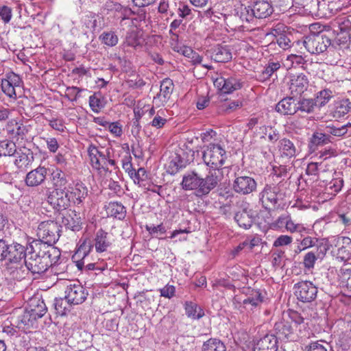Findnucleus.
Segmentation results:
<instances>
[{"label": "nucleus", "instance_id": "f257e3e1", "mask_svg": "<svg viewBox=\"0 0 351 351\" xmlns=\"http://www.w3.org/2000/svg\"><path fill=\"white\" fill-rule=\"evenodd\" d=\"M60 255V251L57 247L39 241H33L27 245L24 263L26 269L33 274H42L58 263Z\"/></svg>", "mask_w": 351, "mask_h": 351}, {"label": "nucleus", "instance_id": "f03ea898", "mask_svg": "<svg viewBox=\"0 0 351 351\" xmlns=\"http://www.w3.org/2000/svg\"><path fill=\"white\" fill-rule=\"evenodd\" d=\"M221 181L217 172L209 171L205 178L202 177L197 172L193 171L184 175L181 182L182 189L185 191H195L199 197L206 196L215 189Z\"/></svg>", "mask_w": 351, "mask_h": 351}, {"label": "nucleus", "instance_id": "7ed1b4c3", "mask_svg": "<svg viewBox=\"0 0 351 351\" xmlns=\"http://www.w3.org/2000/svg\"><path fill=\"white\" fill-rule=\"evenodd\" d=\"M88 154L92 167L99 172L110 171L108 166L117 169L116 161L112 159V148L108 147L106 152L101 151L97 146L91 143L87 149Z\"/></svg>", "mask_w": 351, "mask_h": 351}, {"label": "nucleus", "instance_id": "20e7f679", "mask_svg": "<svg viewBox=\"0 0 351 351\" xmlns=\"http://www.w3.org/2000/svg\"><path fill=\"white\" fill-rule=\"evenodd\" d=\"M204 147L202 159L204 164L213 169L209 171H219L227 158L226 151L218 143H209Z\"/></svg>", "mask_w": 351, "mask_h": 351}, {"label": "nucleus", "instance_id": "39448f33", "mask_svg": "<svg viewBox=\"0 0 351 351\" xmlns=\"http://www.w3.org/2000/svg\"><path fill=\"white\" fill-rule=\"evenodd\" d=\"M61 226L55 221H44L39 223L37 229L38 239L45 245L53 246L60 236Z\"/></svg>", "mask_w": 351, "mask_h": 351}, {"label": "nucleus", "instance_id": "423d86ee", "mask_svg": "<svg viewBox=\"0 0 351 351\" xmlns=\"http://www.w3.org/2000/svg\"><path fill=\"white\" fill-rule=\"evenodd\" d=\"M303 45L311 54H320L331 45L330 39L322 33H311L304 37Z\"/></svg>", "mask_w": 351, "mask_h": 351}, {"label": "nucleus", "instance_id": "0eeeda50", "mask_svg": "<svg viewBox=\"0 0 351 351\" xmlns=\"http://www.w3.org/2000/svg\"><path fill=\"white\" fill-rule=\"evenodd\" d=\"M64 298L70 305H78L83 303L88 295V291L77 281L66 282Z\"/></svg>", "mask_w": 351, "mask_h": 351}, {"label": "nucleus", "instance_id": "6e6552de", "mask_svg": "<svg viewBox=\"0 0 351 351\" xmlns=\"http://www.w3.org/2000/svg\"><path fill=\"white\" fill-rule=\"evenodd\" d=\"M47 201L55 210H64L71 202L69 190H52L47 194Z\"/></svg>", "mask_w": 351, "mask_h": 351}, {"label": "nucleus", "instance_id": "1a4fd4ad", "mask_svg": "<svg viewBox=\"0 0 351 351\" xmlns=\"http://www.w3.org/2000/svg\"><path fill=\"white\" fill-rule=\"evenodd\" d=\"M280 189L277 185L267 184L260 193V201L266 210H274L277 208Z\"/></svg>", "mask_w": 351, "mask_h": 351}, {"label": "nucleus", "instance_id": "9d476101", "mask_svg": "<svg viewBox=\"0 0 351 351\" xmlns=\"http://www.w3.org/2000/svg\"><path fill=\"white\" fill-rule=\"evenodd\" d=\"M295 295L302 302L313 301L317 294V287L311 281H301L294 285Z\"/></svg>", "mask_w": 351, "mask_h": 351}, {"label": "nucleus", "instance_id": "9b49d317", "mask_svg": "<svg viewBox=\"0 0 351 351\" xmlns=\"http://www.w3.org/2000/svg\"><path fill=\"white\" fill-rule=\"evenodd\" d=\"M257 184L255 180L247 176H236L233 181L232 190L240 195H246L255 191Z\"/></svg>", "mask_w": 351, "mask_h": 351}, {"label": "nucleus", "instance_id": "f8f14e48", "mask_svg": "<svg viewBox=\"0 0 351 351\" xmlns=\"http://www.w3.org/2000/svg\"><path fill=\"white\" fill-rule=\"evenodd\" d=\"M93 248V244L90 241H84L77 248V251L72 256L73 261L76 263L77 267L82 270L85 264V258L90 252ZM87 270H93L95 269L94 263H88L85 266Z\"/></svg>", "mask_w": 351, "mask_h": 351}, {"label": "nucleus", "instance_id": "ddd939ff", "mask_svg": "<svg viewBox=\"0 0 351 351\" xmlns=\"http://www.w3.org/2000/svg\"><path fill=\"white\" fill-rule=\"evenodd\" d=\"M215 85L219 87L224 93H232L243 87V82L234 76L228 77H219L215 82Z\"/></svg>", "mask_w": 351, "mask_h": 351}, {"label": "nucleus", "instance_id": "4468645a", "mask_svg": "<svg viewBox=\"0 0 351 351\" xmlns=\"http://www.w3.org/2000/svg\"><path fill=\"white\" fill-rule=\"evenodd\" d=\"M27 254V246L25 247L20 243L13 242L8 245L6 254V260L11 264H19L25 260Z\"/></svg>", "mask_w": 351, "mask_h": 351}, {"label": "nucleus", "instance_id": "2eb2a0df", "mask_svg": "<svg viewBox=\"0 0 351 351\" xmlns=\"http://www.w3.org/2000/svg\"><path fill=\"white\" fill-rule=\"evenodd\" d=\"M308 80L304 73L292 75L290 79L289 90L293 97L301 95L307 90Z\"/></svg>", "mask_w": 351, "mask_h": 351}, {"label": "nucleus", "instance_id": "dca6fc26", "mask_svg": "<svg viewBox=\"0 0 351 351\" xmlns=\"http://www.w3.org/2000/svg\"><path fill=\"white\" fill-rule=\"evenodd\" d=\"M13 156L15 157L14 164L19 169H24L28 167L34 161L33 152L25 147L17 149Z\"/></svg>", "mask_w": 351, "mask_h": 351}, {"label": "nucleus", "instance_id": "f3484780", "mask_svg": "<svg viewBox=\"0 0 351 351\" xmlns=\"http://www.w3.org/2000/svg\"><path fill=\"white\" fill-rule=\"evenodd\" d=\"M274 330L276 334L277 339L281 340L290 339L293 340L294 329L291 324V322L283 317L281 319L278 321L274 325Z\"/></svg>", "mask_w": 351, "mask_h": 351}, {"label": "nucleus", "instance_id": "a211bd4d", "mask_svg": "<svg viewBox=\"0 0 351 351\" xmlns=\"http://www.w3.org/2000/svg\"><path fill=\"white\" fill-rule=\"evenodd\" d=\"M47 175V169L39 166L27 173L25 179V184L28 186H38L45 182Z\"/></svg>", "mask_w": 351, "mask_h": 351}, {"label": "nucleus", "instance_id": "6ab92c4d", "mask_svg": "<svg viewBox=\"0 0 351 351\" xmlns=\"http://www.w3.org/2000/svg\"><path fill=\"white\" fill-rule=\"evenodd\" d=\"M278 340L276 335L267 334L255 343L253 351H277Z\"/></svg>", "mask_w": 351, "mask_h": 351}, {"label": "nucleus", "instance_id": "aec40b11", "mask_svg": "<svg viewBox=\"0 0 351 351\" xmlns=\"http://www.w3.org/2000/svg\"><path fill=\"white\" fill-rule=\"evenodd\" d=\"M62 224L68 229L78 231L81 228L82 219L80 213L75 210H68L62 217Z\"/></svg>", "mask_w": 351, "mask_h": 351}, {"label": "nucleus", "instance_id": "412c9836", "mask_svg": "<svg viewBox=\"0 0 351 351\" xmlns=\"http://www.w3.org/2000/svg\"><path fill=\"white\" fill-rule=\"evenodd\" d=\"M294 97H285L276 106V110L284 115H293L297 112V99Z\"/></svg>", "mask_w": 351, "mask_h": 351}, {"label": "nucleus", "instance_id": "4be33fe9", "mask_svg": "<svg viewBox=\"0 0 351 351\" xmlns=\"http://www.w3.org/2000/svg\"><path fill=\"white\" fill-rule=\"evenodd\" d=\"M173 80L169 78L164 79L160 83V93L154 98V101L159 100L164 105L170 99L173 90Z\"/></svg>", "mask_w": 351, "mask_h": 351}, {"label": "nucleus", "instance_id": "5701e85b", "mask_svg": "<svg viewBox=\"0 0 351 351\" xmlns=\"http://www.w3.org/2000/svg\"><path fill=\"white\" fill-rule=\"evenodd\" d=\"M71 202L75 204H82L88 195V188L82 182H77L73 187H69Z\"/></svg>", "mask_w": 351, "mask_h": 351}, {"label": "nucleus", "instance_id": "b1692460", "mask_svg": "<svg viewBox=\"0 0 351 351\" xmlns=\"http://www.w3.org/2000/svg\"><path fill=\"white\" fill-rule=\"evenodd\" d=\"M94 245L97 252H104L107 251L111 245L112 242L108 232L102 229H99L95 234Z\"/></svg>", "mask_w": 351, "mask_h": 351}, {"label": "nucleus", "instance_id": "393cba45", "mask_svg": "<svg viewBox=\"0 0 351 351\" xmlns=\"http://www.w3.org/2000/svg\"><path fill=\"white\" fill-rule=\"evenodd\" d=\"M278 151L282 158H291L298 154V149L294 143L289 138H284L279 141Z\"/></svg>", "mask_w": 351, "mask_h": 351}, {"label": "nucleus", "instance_id": "a878e982", "mask_svg": "<svg viewBox=\"0 0 351 351\" xmlns=\"http://www.w3.org/2000/svg\"><path fill=\"white\" fill-rule=\"evenodd\" d=\"M210 57L217 62H227L232 59V53L228 46L218 45L211 49Z\"/></svg>", "mask_w": 351, "mask_h": 351}, {"label": "nucleus", "instance_id": "bb28decb", "mask_svg": "<svg viewBox=\"0 0 351 351\" xmlns=\"http://www.w3.org/2000/svg\"><path fill=\"white\" fill-rule=\"evenodd\" d=\"M251 11L256 14V19H263L272 13L273 8L268 1L262 0L254 2Z\"/></svg>", "mask_w": 351, "mask_h": 351}, {"label": "nucleus", "instance_id": "cd10ccee", "mask_svg": "<svg viewBox=\"0 0 351 351\" xmlns=\"http://www.w3.org/2000/svg\"><path fill=\"white\" fill-rule=\"evenodd\" d=\"M333 137L326 134V132L324 133L319 131L315 132L310 138L308 147L310 149L314 151L319 146H323L331 143Z\"/></svg>", "mask_w": 351, "mask_h": 351}, {"label": "nucleus", "instance_id": "c85d7f7f", "mask_svg": "<svg viewBox=\"0 0 351 351\" xmlns=\"http://www.w3.org/2000/svg\"><path fill=\"white\" fill-rule=\"evenodd\" d=\"M337 256L342 261L351 258V239L348 237H341L338 240Z\"/></svg>", "mask_w": 351, "mask_h": 351}, {"label": "nucleus", "instance_id": "c756f323", "mask_svg": "<svg viewBox=\"0 0 351 351\" xmlns=\"http://www.w3.org/2000/svg\"><path fill=\"white\" fill-rule=\"evenodd\" d=\"M294 1L311 14L322 11V8L324 9L325 5V1L322 2L319 0H294Z\"/></svg>", "mask_w": 351, "mask_h": 351}, {"label": "nucleus", "instance_id": "7c9ffc66", "mask_svg": "<svg viewBox=\"0 0 351 351\" xmlns=\"http://www.w3.org/2000/svg\"><path fill=\"white\" fill-rule=\"evenodd\" d=\"M53 190H69L67 187L69 180L67 175L61 169H56L52 173Z\"/></svg>", "mask_w": 351, "mask_h": 351}, {"label": "nucleus", "instance_id": "2f4dec72", "mask_svg": "<svg viewBox=\"0 0 351 351\" xmlns=\"http://www.w3.org/2000/svg\"><path fill=\"white\" fill-rule=\"evenodd\" d=\"M27 309L36 319L42 317L47 311L44 301L38 298L32 299L29 301V308Z\"/></svg>", "mask_w": 351, "mask_h": 351}, {"label": "nucleus", "instance_id": "473e14b6", "mask_svg": "<svg viewBox=\"0 0 351 351\" xmlns=\"http://www.w3.org/2000/svg\"><path fill=\"white\" fill-rule=\"evenodd\" d=\"M324 253L319 250L318 248L313 249L311 251L308 252L303 258V265L304 267L308 270L313 269L315 266V262L322 258Z\"/></svg>", "mask_w": 351, "mask_h": 351}, {"label": "nucleus", "instance_id": "72a5a7b5", "mask_svg": "<svg viewBox=\"0 0 351 351\" xmlns=\"http://www.w3.org/2000/svg\"><path fill=\"white\" fill-rule=\"evenodd\" d=\"M107 213L112 217L123 219L126 215V209L123 205L117 202H110L106 206Z\"/></svg>", "mask_w": 351, "mask_h": 351}, {"label": "nucleus", "instance_id": "f704fd0d", "mask_svg": "<svg viewBox=\"0 0 351 351\" xmlns=\"http://www.w3.org/2000/svg\"><path fill=\"white\" fill-rule=\"evenodd\" d=\"M278 222L281 224L285 223L286 230L291 233H302L306 230V228L302 224L294 223L289 215L280 216Z\"/></svg>", "mask_w": 351, "mask_h": 351}, {"label": "nucleus", "instance_id": "c9c22d12", "mask_svg": "<svg viewBox=\"0 0 351 351\" xmlns=\"http://www.w3.org/2000/svg\"><path fill=\"white\" fill-rule=\"evenodd\" d=\"M348 128H351V123L340 125L339 123H332L326 127L325 131L330 136H343L348 132Z\"/></svg>", "mask_w": 351, "mask_h": 351}, {"label": "nucleus", "instance_id": "e433bc0d", "mask_svg": "<svg viewBox=\"0 0 351 351\" xmlns=\"http://www.w3.org/2000/svg\"><path fill=\"white\" fill-rule=\"evenodd\" d=\"M36 320L35 317L27 308L21 315L18 317L17 326L19 328L29 329L34 327Z\"/></svg>", "mask_w": 351, "mask_h": 351}, {"label": "nucleus", "instance_id": "4c0bfd02", "mask_svg": "<svg viewBox=\"0 0 351 351\" xmlns=\"http://www.w3.org/2000/svg\"><path fill=\"white\" fill-rule=\"evenodd\" d=\"M202 351H226V347L219 339L210 338L203 343Z\"/></svg>", "mask_w": 351, "mask_h": 351}, {"label": "nucleus", "instance_id": "58836bf2", "mask_svg": "<svg viewBox=\"0 0 351 351\" xmlns=\"http://www.w3.org/2000/svg\"><path fill=\"white\" fill-rule=\"evenodd\" d=\"M351 110V102L348 99L338 101L335 104L333 117L341 118L348 114Z\"/></svg>", "mask_w": 351, "mask_h": 351}, {"label": "nucleus", "instance_id": "ea45409f", "mask_svg": "<svg viewBox=\"0 0 351 351\" xmlns=\"http://www.w3.org/2000/svg\"><path fill=\"white\" fill-rule=\"evenodd\" d=\"M184 308L186 315L193 319H199L204 315V311L193 302H186Z\"/></svg>", "mask_w": 351, "mask_h": 351}, {"label": "nucleus", "instance_id": "a19ab883", "mask_svg": "<svg viewBox=\"0 0 351 351\" xmlns=\"http://www.w3.org/2000/svg\"><path fill=\"white\" fill-rule=\"evenodd\" d=\"M16 150V144L12 141L5 139L0 141V157L13 156Z\"/></svg>", "mask_w": 351, "mask_h": 351}, {"label": "nucleus", "instance_id": "79ce46f5", "mask_svg": "<svg viewBox=\"0 0 351 351\" xmlns=\"http://www.w3.org/2000/svg\"><path fill=\"white\" fill-rule=\"evenodd\" d=\"M315 107H317L316 101L313 99H301L297 100V112L311 113L314 111Z\"/></svg>", "mask_w": 351, "mask_h": 351}, {"label": "nucleus", "instance_id": "37998d69", "mask_svg": "<svg viewBox=\"0 0 351 351\" xmlns=\"http://www.w3.org/2000/svg\"><path fill=\"white\" fill-rule=\"evenodd\" d=\"M99 39L102 44L110 47L117 45L119 41L118 36L112 31L103 32L99 36Z\"/></svg>", "mask_w": 351, "mask_h": 351}, {"label": "nucleus", "instance_id": "c03bdc74", "mask_svg": "<svg viewBox=\"0 0 351 351\" xmlns=\"http://www.w3.org/2000/svg\"><path fill=\"white\" fill-rule=\"evenodd\" d=\"M234 219L240 227L245 229L250 228L253 223L252 217L246 210L237 213L234 216Z\"/></svg>", "mask_w": 351, "mask_h": 351}, {"label": "nucleus", "instance_id": "a18cd8bd", "mask_svg": "<svg viewBox=\"0 0 351 351\" xmlns=\"http://www.w3.org/2000/svg\"><path fill=\"white\" fill-rule=\"evenodd\" d=\"M318 243V239L316 237H312L310 236L305 237L301 240L295 252H301L306 249L313 247H315V249H319V247H320V245H319Z\"/></svg>", "mask_w": 351, "mask_h": 351}, {"label": "nucleus", "instance_id": "49530a36", "mask_svg": "<svg viewBox=\"0 0 351 351\" xmlns=\"http://www.w3.org/2000/svg\"><path fill=\"white\" fill-rule=\"evenodd\" d=\"M271 34L276 37V42L280 48L285 50L291 47V41L287 35L278 32V29H273Z\"/></svg>", "mask_w": 351, "mask_h": 351}, {"label": "nucleus", "instance_id": "de8ad7c7", "mask_svg": "<svg viewBox=\"0 0 351 351\" xmlns=\"http://www.w3.org/2000/svg\"><path fill=\"white\" fill-rule=\"evenodd\" d=\"M332 97V92L329 89H324L319 91L315 99L317 107L326 105Z\"/></svg>", "mask_w": 351, "mask_h": 351}, {"label": "nucleus", "instance_id": "09e8293b", "mask_svg": "<svg viewBox=\"0 0 351 351\" xmlns=\"http://www.w3.org/2000/svg\"><path fill=\"white\" fill-rule=\"evenodd\" d=\"M280 68V64L278 62H269L262 71L261 79L263 80L269 79Z\"/></svg>", "mask_w": 351, "mask_h": 351}, {"label": "nucleus", "instance_id": "8fccbe9b", "mask_svg": "<svg viewBox=\"0 0 351 351\" xmlns=\"http://www.w3.org/2000/svg\"><path fill=\"white\" fill-rule=\"evenodd\" d=\"M330 348L329 343L320 340L311 342L305 348V351H328Z\"/></svg>", "mask_w": 351, "mask_h": 351}, {"label": "nucleus", "instance_id": "3c124183", "mask_svg": "<svg viewBox=\"0 0 351 351\" xmlns=\"http://www.w3.org/2000/svg\"><path fill=\"white\" fill-rule=\"evenodd\" d=\"M335 177L328 184V189L337 193L339 192L343 186V180L340 173H335Z\"/></svg>", "mask_w": 351, "mask_h": 351}, {"label": "nucleus", "instance_id": "603ef678", "mask_svg": "<svg viewBox=\"0 0 351 351\" xmlns=\"http://www.w3.org/2000/svg\"><path fill=\"white\" fill-rule=\"evenodd\" d=\"M8 270L13 279L21 280L24 278L25 269L20 263L16 264L15 267H8Z\"/></svg>", "mask_w": 351, "mask_h": 351}, {"label": "nucleus", "instance_id": "864d4df0", "mask_svg": "<svg viewBox=\"0 0 351 351\" xmlns=\"http://www.w3.org/2000/svg\"><path fill=\"white\" fill-rule=\"evenodd\" d=\"M70 305L67 301H64L63 298H56L54 300V307L56 313L60 315H64L66 314L68 310L67 306Z\"/></svg>", "mask_w": 351, "mask_h": 351}, {"label": "nucleus", "instance_id": "5fc2aeb1", "mask_svg": "<svg viewBox=\"0 0 351 351\" xmlns=\"http://www.w3.org/2000/svg\"><path fill=\"white\" fill-rule=\"evenodd\" d=\"M1 89L2 91L10 98H16V88L14 87L9 81H6L5 79L1 81Z\"/></svg>", "mask_w": 351, "mask_h": 351}, {"label": "nucleus", "instance_id": "6e6d98bb", "mask_svg": "<svg viewBox=\"0 0 351 351\" xmlns=\"http://www.w3.org/2000/svg\"><path fill=\"white\" fill-rule=\"evenodd\" d=\"M125 44L128 46L134 48L136 47L137 46H139L141 45V41L138 36V34L134 31L128 33L125 38Z\"/></svg>", "mask_w": 351, "mask_h": 351}, {"label": "nucleus", "instance_id": "4d7b16f0", "mask_svg": "<svg viewBox=\"0 0 351 351\" xmlns=\"http://www.w3.org/2000/svg\"><path fill=\"white\" fill-rule=\"evenodd\" d=\"M89 105L93 111L98 112L104 107L99 95L95 93L89 97Z\"/></svg>", "mask_w": 351, "mask_h": 351}, {"label": "nucleus", "instance_id": "13d9d810", "mask_svg": "<svg viewBox=\"0 0 351 351\" xmlns=\"http://www.w3.org/2000/svg\"><path fill=\"white\" fill-rule=\"evenodd\" d=\"M243 293L250 297V298L253 299L254 302H256V304L259 306L263 301V296L262 295L261 292L259 290L252 289L250 288H247L245 289Z\"/></svg>", "mask_w": 351, "mask_h": 351}, {"label": "nucleus", "instance_id": "bf43d9fd", "mask_svg": "<svg viewBox=\"0 0 351 351\" xmlns=\"http://www.w3.org/2000/svg\"><path fill=\"white\" fill-rule=\"evenodd\" d=\"M12 17V10L7 5L0 6V18L5 24L9 23Z\"/></svg>", "mask_w": 351, "mask_h": 351}, {"label": "nucleus", "instance_id": "052dcab7", "mask_svg": "<svg viewBox=\"0 0 351 351\" xmlns=\"http://www.w3.org/2000/svg\"><path fill=\"white\" fill-rule=\"evenodd\" d=\"M49 125L51 128L60 132H63L66 127L64 120L62 118H52L47 119Z\"/></svg>", "mask_w": 351, "mask_h": 351}, {"label": "nucleus", "instance_id": "680f3d73", "mask_svg": "<svg viewBox=\"0 0 351 351\" xmlns=\"http://www.w3.org/2000/svg\"><path fill=\"white\" fill-rule=\"evenodd\" d=\"M339 277L342 285L351 289V269H342Z\"/></svg>", "mask_w": 351, "mask_h": 351}, {"label": "nucleus", "instance_id": "e2e57ef3", "mask_svg": "<svg viewBox=\"0 0 351 351\" xmlns=\"http://www.w3.org/2000/svg\"><path fill=\"white\" fill-rule=\"evenodd\" d=\"M251 8L252 7L250 6L241 8L240 19L243 21L250 23L256 18V14H253L254 13L251 11Z\"/></svg>", "mask_w": 351, "mask_h": 351}, {"label": "nucleus", "instance_id": "0e129e2a", "mask_svg": "<svg viewBox=\"0 0 351 351\" xmlns=\"http://www.w3.org/2000/svg\"><path fill=\"white\" fill-rule=\"evenodd\" d=\"M82 90V88L76 86L67 87L66 89L65 97H66L71 101H75L79 97V93Z\"/></svg>", "mask_w": 351, "mask_h": 351}, {"label": "nucleus", "instance_id": "69168bd1", "mask_svg": "<svg viewBox=\"0 0 351 351\" xmlns=\"http://www.w3.org/2000/svg\"><path fill=\"white\" fill-rule=\"evenodd\" d=\"M160 296L171 299L175 296L176 287L173 285H166L163 288L159 289Z\"/></svg>", "mask_w": 351, "mask_h": 351}, {"label": "nucleus", "instance_id": "338daca9", "mask_svg": "<svg viewBox=\"0 0 351 351\" xmlns=\"http://www.w3.org/2000/svg\"><path fill=\"white\" fill-rule=\"evenodd\" d=\"M131 160H132V157L130 155V154L128 152H127L126 155L122 159L121 162H122L123 169L125 171L128 172L130 176L131 177H132L133 171H134V169L132 168V165Z\"/></svg>", "mask_w": 351, "mask_h": 351}, {"label": "nucleus", "instance_id": "774afa93", "mask_svg": "<svg viewBox=\"0 0 351 351\" xmlns=\"http://www.w3.org/2000/svg\"><path fill=\"white\" fill-rule=\"evenodd\" d=\"M293 238L288 235H280L274 242L273 245L276 247L288 245L291 243Z\"/></svg>", "mask_w": 351, "mask_h": 351}]
</instances>
